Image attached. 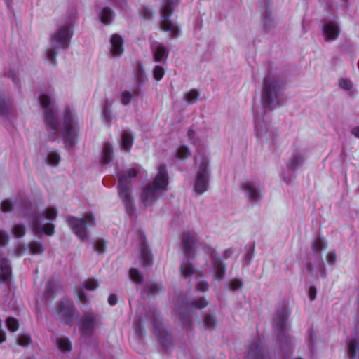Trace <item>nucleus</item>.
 <instances>
[{
	"instance_id": "f257e3e1",
	"label": "nucleus",
	"mask_w": 359,
	"mask_h": 359,
	"mask_svg": "<svg viewBox=\"0 0 359 359\" xmlns=\"http://www.w3.org/2000/svg\"><path fill=\"white\" fill-rule=\"evenodd\" d=\"M39 102L45 111L48 140H62L67 147H73L76 143L79 130V122L74 111L67 107L63 112V119L61 121L57 109L50 95L46 93L41 94L39 96Z\"/></svg>"
},
{
	"instance_id": "f03ea898",
	"label": "nucleus",
	"mask_w": 359,
	"mask_h": 359,
	"mask_svg": "<svg viewBox=\"0 0 359 359\" xmlns=\"http://www.w3.org/2000/svg\"><path fill=\"white\" fill-rule=\"evenodd\" d=\"M30 206V201L24 194H20L14 203L9 200L3 201L1 203V210L4 212L16 210L21 217H27L35 236L41 234L47 236H53L55 226L53 222L57 217V209L55 207L49 206L37 214H33Z\"/></svg>"
},
{
	"instance_id": "7ed1b4c3",
	"label": "nucleus",
	"mask_w": 359,
	"mask_h": 359,
	"mask_svg": "<svg viewBox=\"0 0 359 359\" xmlns=\"http://www.w3.org/2000/svg\"><path fill=\"white\" fill-rule=\"evenodd\" d=\"M198 236L192 229L184 230L181 236V248L184 253V259L180 266L181 276L189 281L194 278L197 281L196 290L204 292L209 288L208 284L205 280H201L202 273L194 269L191 260L194 256V246L198 242Z\"/></svg>"
},
{
	"instance_id": "20e7f679",
	"label": "nucleus",
	"mask_w": 359,
	"mask_h": 359,
	"mask_svg": "<svg viewBox=\"0 0 359 359\" xmlns=\"http://www.w3.org/2000/svg\"><path fill=\"white\" fill-rule=\"evenodd\" d=\"M169 183L166 165L161 164L157 169V174L153 181L142 189L140 199L145 208L151 207L159 196L167 191Z\"/></svg>"
},
{
	"instance_id": "39448f33",
	"label": "nucleus",
	"mask_w": 359,
	"mask_h": 359,
	"mask_svg": "<svg viewBox=\"0 0 359 359\" xmlns=\"http://www.w3.org/2000/svg\"><path fill=\"white\" fill-rule=\"evenodd\" d=\"M74 20L68 18L58 24L57 29L50 37V47L46 50L47 58L50 63H55L56 50L66 49L69 47L74 34Z\"/></svg>"
},
{
	"instance_id": "423d86ee",
	"label": "nucleus",
	"mask_w": 359,
	"mask_h": 359,
	"mask_svg": "<svg viewBox=\"0 0 359 359\" xmlns=\"http://www.w3.org/2000/svg\"><path fill=\"white\" fill-rule=\"evenodd\" d=\"M290 311L286 305L279 306L274 316V327L281 348L287 351L293 348V339L288 334V317Z\"/></svg>"
},
{
	"instance_id": "0eeeda50",
	"label": "nucleus",
	"mask_w": 359,
	"mask_h": 359,
	"mask_svg": "<svg viewBox=\"0 0 359 359\" xmlns=\"http://www.w3.org/2000/svg\"><path fill=\"white\" fill-rule=\"evenodd\" d=\"M137 168H131L125 172L118 175V194L122 198L126 208V210L130 215H132L135 211V206L131 196L132 184L131 180L138 174Z\"/></svg>"
},
{
	"instance_id": "6e6552de",
	"label": "nucleus",
	"mask_w": 359,
	"mask_h": 359,
	"mask_svg": "<svg viewBox=\"0 0 359 359\" xmlns=\"http://www.w3.org/2000/svg\"><path fill=\"white\" fill-rule=\"evenodd\" d=\"M282 87L279 81L272 76H268L264 81L262 101L267 109L278 106L282 100Z\"/></svg>"
},
{
	"instance_id": "1a4fd4ad",
	"label": "nucleus",
	"mask_w": 359,
	"mask_h": 359,
	"mask_svg": "<svg viewBox=\"0 0 359 359\" xmlns=\"http://www.w3.org/2000/svg\"><path fill=\"white\" fill-rule=\"evenodd\" d=\"M180 0H163L161 6V27L163 31L170 32L172 38L180 36L179 26L169 18L172 15L174 8L180 3Z\"/></svg>"
},
{
	"instance_id": "9d476101",
	"label": "nucleus",
	"mask_w": 359,
	"mask_h": 359,
	"mask_svg": "<svg viewBox=\"0 0 359 359\" xmlns=\"http://www.w3.org/2000/svg\"><path fill=\"white\" fill-rule=\"evenodd\" d=\"M52 313L55 318L68 325H72L79 317V312L73 302L67 298L59 302Z\"/></svg>"
},
{
	"instance_id": "9b49d317",
	"label": "nucleus",
	"mask_w": 359,
	"mask_h": 359,
	"mask_svg": "<svg viewBox=\"0 0 359 359\" xmlns=\"http://www.w3.org/2000/svg\"><path fill=\"white\" fill-rule=\"evenodd\" d=\"M180 306L177 309V313L179 316L182 324L189 327L191 323V317L190 313L195 309H201L208 304L207 301L204 298L193 299L189 302H184V299H179Z\"/></svg>"
},
{
	"instance_id": "f8f14e48",
	"label": "nucleus",
	"mask_w": 359,
	"mask_h": 359,
	"mask_svg": "<svg viewBox=\"0 0 359 359\" xmlns=\"http://www.w3.org/2000/svg\"><path fill=\"white\" fill-rule=\"evenodd\" d=\"M67 222L74 234L81 241H84L88 237L87 226L95 224V218L90 212H86L82 218L69 217Z\"/></svg>"
},
{
	"instance_id": "ddd939ff",
	"label": "nucleus",
	"mask_w": 359,
	"mask_h": 359,
	"mask_svg": "<svg viewBox=\"0 0 359 359\" xmlns=\"http://www.w3.org/2000/svg\"><path fill=\"white\" fill-rule=\"evenodd\" d=\"M211 155L210 150L203 144L196 151L194 158L195 173L210 175Z\"/></svg>"
},
{
	"instance_id": "4468645a",
	"label": "nucleus",
	"mask_w": 359,
	"mask_h": 359,
	"mask_svg": "<svg viewBox=\"0 0 359 359\" xmlns=\"http://www.w3.org/2000/svg\"><path fill=\"white\" fill-rule=\"evenodd\" d=\"M153 318L154 334L162 346L165 350L169 351L172 345L171 336L165 330L160 315L154 312L153 313Z\"/></svg>"
},
{
	"instance_id": "2eb2a0df",
	"label": "nucleus",
	"mask_w": 359,
	"mask_h": 359,
	"mask_svg": "<svg viewBox=\"0 0 359 359\" xmlns=\"http://www.w3.org/2000/svg\"><path fill=\"white\" fill-rule=\"evenodd\" d=\"M241 188L250 202L257 203L261 200L262 194L258 180H245L241 182Z\"/></svg>"
},
{
	"instance_id": "dca6fc26",
	"label": "nucleus",
	"mask_w": 359,
	"mask_h": 359,
	"mask_svg": "<svg viewBox=\"0 0 359 359\" xmlns=\"http://www.w3.org/2000/svg\"><path fill=\"white\" fill-rule=\"evenodd\" d=\"M97 325V320L95 314L91 311L85 313L79 325L81 337L83 338L92 337Z\"/></svg>"
},
{
	"instance_id": "f3484780",
	"label": "nucleus",
	"mask_w": 359,
	"mask_h": 359,
	"mask_svg": "<svg viewBox=\"0 0 359 359\" xmlns=\"http://www.w3.org/2000/svg\"><path fill=\"white\" fill-rule=\"evenodd\" d=\"M9 241V236L5 231H0V245L5 246L8 244ZM0 268L1 270V274L0 278L3 280H6L9 277L11 273V269L9 262L7 259L1 257L0 255Z\"/></svg>"
},
{
	"instance_id": "a211bd4d",
	"label": "nucleus",
	"mask_w": 359,
	"mask_h": 359,
	"mask_svg": "<svg viewBox=\"0 0 359 359\" xmlns=\"http://www.w3.org/2000/svg\"><path fill=\"white\" fill-rule=\"evenodd\" d=\"M306 159V151L304 149H295L287 161L289 170L296 171L302 168Z\"/></svg>"
},
{
	"instance_id": "6ab92c4d",
	"label": "nucleus",
	"mask_w": 359,
	"mask_h": 359,
	"mask_svg": "<svg viewBox=\"0 0 359 359\" xmlns=\"http://www.w3.org/2000/svg\"><path fill=\"white\" fill-rule=\"evenodd\" d=\"M210 175L195 173L192 184L194 191L198 194H202L209 188Z\"/></svg>"
},
{
	"instance_id": "aec40b11",
	"label": "nucleus",
	"mask_w": 359,
	"mask_h": 359,
	"mask_svg": "<svg viewBox=\"0 0 359 359\" xmlns=\"http://www.w3.org/2000/svg\"><path fill=\"white\" fill-rule=\"evenodd\" d=\"M247 359H267L262 341L259 338L255 339L251 343L248 348Z\"/></svg>"
},
{
	"instance_id": "412c9836",
	"label": "nucleus",
	"mask_w": 359,
	"mask_h": 359,
	"mask_svg": "<svg viewBox=\"0 0 359 359\" xmlns=\"http://www.w3.org/2000/svg\"><path fill=\"white\" fill-rule=\"evenodd\" d=\"M140 259L142 264L144 267L149 266L153 263L151 251L146 244L144 237L141 236L139 241Z\"/></svg>"
},
{
	"instance_id": "4be33fe9",
	"label": "nucleus",
	"mask_w": 359,
	"mask_h": 359,
	"mask_svg": "<svg viewBox=\"0 0 359 359\" xmlns=\"http://www.w3.org/2000/svg\"><path fill=\"white\" fill-rule=\"evenodd\" d=\"M99 283L97 280L95 278H88L83 281L82 283V287L78 288L76 290V294L80 303H85L87 301V295L83 291V289H86L88 291H93L97 288Z\"/></svg>"
},
{
	"instance_id": "5701e85b",
	"label": "nucleus",
	"mask_w": 359,
	"mask_h": 359,
	"mask_svg": "<svg viewBox=\"0 0 359 359\" xmlns=\"http://www.w3.org/2000/svg\"><path fill=\"white\" fill-rule=\"evenodd\" d=\"M339 34V27L336 21H329L323 27V36L327 41L337 39Z\"/></svg>"
},
{
	"instance_id": "b1692460",
	"label": "nucleus",
	"mask_w": 359,
	"mask_h": 359,
	"mask_svg": "<svg viewBox=\"0 0 359 359\" xmlns=\"http://www.w3.org/2000/svg\"><path fill=\"white\" fill-rule=\"evenodd\" d=\"M212 262V276L215 280H221L225 275V266L220 258L217 257L213 253L211 254Z\"/></svg>"
},
{
	"instance_id": "393cba45",
	"label": "nucleus",
	"mask_w": 359,
	"mask_h": 359,
	"mask_svg": "<svg viewBox=\"0 0 359 359\" xmlns=\"http://www.w3.org/2000/svg\"><path fill=\"white\" fill-rule=\"evenodd\" d=\"M123 41L122 37L114 34L110 39V53L114 57H119L123 52Z\"/></svg>"
},
{
	"instance_id": "a878e982",
	"label": "nucleus",
	"mask_w": 359,
	"mask_h": 359,
	"mask_svg": "<svg viewBox=\"0 0 359 359\" xmlns=\"http://www.w3.org/2000/svg\"><path fill=\"white\" fill-rule=\"evenodd\" d=\"M140 93L139 86H133L130 90H122L119 95L121 103L128 105L135 100V97Z\"/></svg>"
},
{
	"instance_id": "bb28decb",
	"label": "nucleus",
	"mask_w": 359,
	"mask_h": 359,
	"mask_svg": "<svg viewBox=\"0 0 359 359\" xmlns=\"http://www.w3.org/2000/svg\"><path fill=\"white\" fill-rule=\"evenodd\" d=\"M52 341L60 352L67 353L72 351V342L68 337L64 335H56Z\"/></svg>"
},
{
	"instance_id": "cd10ccee",
	"label": "nucleus",
	"mask_w": 359,
	"mask_h": 359,
	"mask_svg": "<svg viewBox=\"0 0 359 359\" xmlns=\"http://www.w3.org/2000/svg\"><path fill=\"white\" fill-rule=\"evenodd\" d=\"M151 51L156 62H161L168 56V50L161 43L155 42L151 45Z\"/></svg>"
},
{
	"instance_id": "c85d7f7f",
	"label": "nucleus",
	"mask_w": 359,
	"mask_h": 359,
	"mask_svg": "<svg viewBox=\"0 0 359 359\" xmlns=\"http://www.w3.org/2000/svg\"><path fill=\"white\" fill-rule=\"evenodd\" d=\"M114 150L111 144L109 142H105L104 143L100 161L102 165H107L109 163L113 158Z\"/></svg>"
},
{
	"instance_id": "c756f323",
	"label": "nucleus",
	"mask_w": 359,
	"mask_h": 359,
	"mask_svg": "<svg viewBox=\"0 0 359 359\" xmlns=\"http://www.w3.org/2000/svg\"><path fill=\"white\" fill-rule=\"evenodd\" d=\"M133 144V136L128 130H124L121 135V148L123 151H128Z\"/></svg>"
},
{
	"instance_id": "7c9ffc66",
	"label": "nucleus",
	"mask_w": 359,
	"mask_h": 359,
	"mask_svg": "<svg viewBox=\"0 0 359 359\" xmlns=\"http://www.w3.org/2000/svg\"><path fill=\"white\" fill-rule=\"evenodd\" d=\"M255 130L258 137H261L267 134L269 124L262 118L256 117L255 119Z\"/></svg>"
},
{
	"instance_id": "2f4dec72",
	"label": "nucleus",
	"mask_w": 359,
	"mask_h": 359,
	"mask_svg": "<svg viewBox=\"0 0 359 359\" xmlns=\"http://www.w3.org/2000/svg\"><path fill=\"white\" fill-rule=\"evenodd\" d=\"M44 161L49 165L57 166L60 161V155L56 150H48Z\"/></svg>"
},
{
	"instance_id": "473e14b6",
	"label": "nucleus",
	"mask_w": 359,
	"mask_h": 359,
	"mask_svg": "<svg viewBox=\"0 0 359 359\" xmlns=\"http://www.w3.org/2000/svg\"><path fill=\"white\" fill-rule=\"evenodd\" d=\"M99 15L101 22L106 25L110 24L114 18V11L108 7L103 8L100 11Z\"/></svg>"
},
{
	"instance_id": "72a5a7b5",
	"label": "nucleus",
	"mask_w": 359,
	"mask_h": 359,
	"mask_svg": "<svg viewBox=\"0 0 359 359\" xmlns=\"http://www.w3.org/2000/svg\"><path fill=\"white\" fill-rule=\"evenodd\" d=\"M27 249L32 255H40L45 250L43 243L39 241H30L27 245Z\"/></svg>"
},
{
	"instance_id": "f704fd0d",
	"label": "nucleus",
	"mask_w": 359,
	"mask_h": 359,
	"mask_svg": "<svg viewBox=\"0 0 359 359\" xmlns=\"http://www.w3.org/2000/svg\"><path fill=\"white\" fill-rule=\"evenodd\" d=\"M338 86L343 90L351 95L354 93L352 81L346 77L340 78L337 81Z\"/></svg>"
},
{
	"instance_id": "c9c22d12",
	"label": "nucleus",
	"mask_w": 359,
	"mask_h": 359,
	"mask_svg": "<svg viewBox=\"0 0 359 359\" xmlns=\"http://www.w3.org/2000/svg\"><path fill=\"white\" fill-rule=\"evenodd\" d=\"M203 328L205 330H212L216 325V320L214 315L206 314L203 318Z\"/></svg>"
},
{
	"instance_id": "e433bc0d",
	"label": "nucleus",
	"mask_w": 359,
	"mask_h": 359,
	"mask_svg": "<svg viewBox=\"0 0 359 359\" xmlns=\"http://www.w3.org/2000/svg\"><path fill=\"white\" fill-rule=\"evenodd\" d=\"M12 234L17 238H22L25 236L26 232V227L22 224H15L11 229Z\"/></svg>"
},
{
	"instance_id": "4c0bfd02",
	"label": "nucleus",
	"mask_w": 359,
	"mask_h": 359,
	"mask_svg": "<svg viewBox=\"0 0 359 359\" xmlns=\"http://www.w3.org/2000/svg\"><path fill=\"white\" fill-rule=\"evenodd\" d=\"M199 97V93L195 89L190 90L184 96V100L188 104H192L196 102Z\"/></svg>"
},
{
	"instance_id": "58836bf2",
	"label": "nucleus",
	"mask_w": 359,
	"mask_h": 359,
	"mask_svg": "<svg viewBox=\"0 0 359 359\" xmlns=\"http://www.w3.org/2000/svg\"><path fill=\"white\" fill-rule=\"evenodd\" d=\"M325 241L321 238L316 239L312 243V250L315 254H320L326 248Z\"/></svg>"
},
{
	"instance_id": "ea45409f",
	"label": "nucleus",
	"mask_w": 359,
	"mask_h": 359,
	"mask_svg": "<svg viewBox=\"0 0 359 359\" xmlns=\"http://www.w3.org/2000/svg\"><path fill=\"white\" fill-rule=\"evenodd\" d=\"M135 78L137 82L138 83L137 86H139L141 88V86L145 83L147 80L145 72L142 65H139L135 71Z\"/></svg>"
},
{
	"instance_id": "a19ab883",
	"label": "nucleus",
	"mask_w": 359,
	"mask_h": 359,
	"mask_svg": "<svg viewBox=\"0 0 359 359\" xmlns=\"http://www.w3.org/2000/svg\"><path fill=\"white\" fill-rule=\"evenodd\" d=\"M358 341H349L347 344V353L350 359H354L357 354Z\"/></svg>"
},
{
	"instance_id": "79ce46f5",
	"label": "nucleus",
	"mask_w": 359,
	"mask_h": 359,
	"mask_svg": "<svg viewBox=\"0 0 359 359\" xmlns=\"http://www.w3.org/2000/svg\"><path fill=\"white\" fill-rule=\"evenodd\" d=\"M191 156V151L187 146L181 145L176 151V157L180 160L186 159Z\"/></svg>"
},
{
	"instance_id": "37998d69",
	"label": "nucleus",
	"mask_w": 359,
	"mask_h": 359,
	"mask_svg": "<svg viewBox=\"0 0 359 359\" xmlns=\"http://www.w3.org/2000/svg\"><path fill=\"white\" fill-rule=\"evenodd\" d=\"M129 276L130 279L136 283H142L143 279L142 275L137 269H131L129 271Z\"/></svg>"
},
{
	"instance_id": "c03bdc74",
	"label": "nucleus",
	"mask_w": 359,
	"mask_h": 359,
	"mask_svg": "<svg viewBox=\"0 0 359 359\" xmlns=\"http://www.w3.org/2000/svg\"><path fill=\"white\" fill-rule=\"evenodd\" d=\"M6 326L8 330L11 332H15L19 327L18 321L12 317H9L6 319Z\"/></svg>"
},
{
	"instance_id": "a18cd8bd",
	"label": "nucleus",
	"mask_w": 359,
	"mask_h": 359,
	"mask_svg": "<svg viewBox=\"0 0 359 359\" xmlns=\"http://www.w3.org/2000/svg\"><path fill=\"white\" fill-rule=\"evenodd\" d=\"M161 288V285L156 283H149L147 284L146 290L149 294H155Z\"/></svg>"
},
{
	"instance_id": "49530a36",
	"label": "nucleus",
	"mask_w": 359,
	"mask_h": 359,
	"mask_svg": "<svg viewBox=\"0 0 359 359\" xmlns=\"http://www.w3.org/2000/svg\"><path fill=\"white\" fill-rule=\"evenodd\" d=\"M105 241L102 239H98L94 243L93 248L94 250L99 254H102L105 250Z\"/></svg>"
},
{
	"instance_id": "de8ad7c7",
	"label": "nucleus",
	"mask_w": 359,
	"mask_h": 359,
	"mask_svg": "<svg viewBox=\"0 0 359 359\" xmlns=\"http://www.w3.org/2000/svg\"><path fill=\"white\" fill-rule=\"evenodd\" d=\"M165 74L164 69L161 66L156 65L153 70L154 78L156 81L162 79Z\"/></svg>"
},
{
	"instance_id": "09e8293b",
	"label": "nucleus",
	"mask_w": 359,
	"mask_h": 359,
	"mask_svg": "<svg viewBox=\"0 0 359 359\" xmlns=\"http://www.w3.org/2000/svg\"><path fill=\"white\" fill-rule=\"evenodd\" d=\"M17 342L20 346H27L31 342L30 336L26 334H22L18 337Z\"/></svg>"
},
{
	"instance_id": "8fccbe9b",
	"label": "nucleus",
	"mask_w": 359,
	"mask_h": 359,
	"mask_svg": "<svg viewBox=\"0 0 359 359\" xmlns=\"http://www.w3.org/2000/svg\"><path fill=\"white\" fill-rule=\"evenodd\" d=\"M187 135L189 139L194 144H198V143L199 144L201 142L198 133L192 129L188 130Z\"/></svg>"
},
{
	"instance_id": "3c124183",
	"label": "nucleus",
	"mask_w": 359,
	"mask_h": 359,
	"mask_svg": "<svg viewBox=\"0 0 359 359\" xmlns=\"http://www.w3.org/2000/svg\"><path fill=\"white\" fill-rule=\"evenodd\" d=\"M140 14L146 20L151 18L153 15L151 8L148 6H143L140 11Z\"/></svg>"
},
{
	"instance_id": "603ef678",
	"label": "nucleus",
	"mask_w": 359,
	"mask_h": 359,
	"mask_svg": "<svg viewBox=\"0 0 359 359\" xmlns=\"http://www.w3.org/2000/svg\"><path fill=\"white\" fill-rule=\"evenodd\" d=\"M243 283L240 279H233L229 283V287L232 291H236L241 287Z\"/></svg>"
},
{
	"instance_id": "864d4df0",
	"label": "nucleus",
	"mask_w": 359,
	"mask_h": 359,
	"mask_svg": "<svg viewBox=\"0 0 359 359\" xmlns=\"http://www.w3.org/2000/svg\"><path fill=\"white\" fill-rule=\"evenodd\" d=\"M326 261L328 264L333 266L337 261V255L334 251H330L326 256Z\"/></svg>"
},
{
	"instance_id": "5fc2aeb1",
	"label": "nucleus",
	"mask_w": 359,
	"mask_h": 359,
	"mask_svg": "<svg viewBox=\"0 0 359 359\" xmlns=\"http://www.w3.org/2000/svg\"><path fill=\"white\" fill-rule=\"evenodd\" d=\"M326 274L327 273L325 266L323 264H319L318 270L316 271L317 277L325 278L326 276Z\"/></svg>"
},
{
	"instance_id": "6e6d98bb",
	"label": "nucleus",
	"mask_w": 359,
	"mask_h": 359,
	"mask_svg": "<svg viewBox=\"0 0 359 359\" xmlns=\"http://www.w3.org/2000/svg\"><path fill=\"white\" fill-rule=\"evenodd\" d=\"M7 104L5 100L0 96V116H5L7 112Z\"/></svg>"
},
{
	"instance_id": "4d7b16f0",
	"label": "nucleus",
	"mask_w": 359,
	"mask_h": 359,
	"mask_svg": "<svg viewBox=\"0 0 359 359\" xmlns=\"http://www.w3.org/2000/svg\"><path fill=\"white\" fill-rule=\"evenodd\" d=\"M316 288L314 286L309 287L308 290V296L311 301H313L316 297Z\"/></svg>"
},
{
	"instance_id": "13d9d810",
	"label": "nucleus",
	"mask_w": 359,
	"mask_h": 359,
	"mask_svg": "<svg viewBox=\"0 0 359 359\" xmlns=\"http://www.w3.org/2000/svg\"><path fill=\"white\" fill-rule=\"evenodd\" d=\"M133 327H134V330H135V334H137V336L141 337L142 335V330L141 327L140 320L135 321L134 323Z\"/></svg>"
},
{
	"instance_id": "bf43d9fd",
	"label": "nucleus",
	"mask_w": 359,
	"mask_h": 359,
	"mask_svg": "<svg viewBox=\"0 0 359 359\" xmlns=\"http://www.w3.org/2000/svg\"><path fill=\"white\" fill-rule=\"evenodd\" d=\"M53 288H54L53 283V282L48 283L47 288L46 290V292H45V295L47 298L50 297L52 295Z\"/></svg>"
},
{
	"instance_id": "052dcab7",
	"label": "nucleus",
	"mask_w": 359,
	"mask_h": 359,
	"mask_svg": "<svg viewBox=\"0 0 359 359\" xmlns=\"http://www.w3.org/2000/svg\"><path fill=\"white\" fill-rule=\"evenodd\" d=\"M7 76L12 79L13 82L16 86H18L20 83V80L18 76L12 72L6 74Z\"/></svg>"
},
{
	"instance_id": "680f3d73",
	"label": "nucleus",
	"mask_w": 359,
	"mask_h": 359,
	"mask_svg": "<svg viewBox=\"0 0 359 359\" xmlns=\"http://www.w3.org/2000/svg\"><path fill=\"white\" fill-rule=\"evenodd\" d=\"M112 3L116 4L117 6L123 8L126 5V0H110Z\"/></svg>"
},
{
	"instance_id": "e2e57ef3",
	"label": "nucleus",
	"mask_w": 359,
	"mask_h": 359,
	"mask_svg": "<svg viewBox=\"0 0 359 359\" xmlns=\"http://www.w3.org/2000/svg\"><path fill=\"white\" fill-rule=\"evenodd\" d=\"M108 302L110 305H115L117 303V297L115 294H111L109 297Z\"/></svg>"
},
{
	"instance_id": "0e129e2a",
	"label": "nucleus",
	"mask_w": 359,
	"mask_h": 359,
	"mask_svg": "<svg viewBox=\"0 0 359 359\" xmlns=\"http://www.w3.org/2000/svg\"><path fill=\"white\" fill-rule=\"evenodd\" d=\"M315 336L313 333H311L309 337L306 339V343L308 346L312 348L313 343L314 341Z\"/></svg>"
},
{
	"instance_id": "69168bd1",
	"label": "nucleus",
	"mask_w": 359,
	"mask_h": 359,
	"mask_svg": "<svg viewBox=\"0 0 359 359\" xmlns=\"http://www.w3.org/2000/svg\"><path fill=\"white\" fill-rule=\"evenodd\" d=\"M26 248L23 246H19L16 249V253L18 255V256H20L22 255L24 250H25Z\"/></svg>"
},
{
	"instance_id": "338daca9",
	"label": "nucleus",
	"mask_w": 359,
	"mask_h": 359,
	"mask_svg": "<svg viewBox=\"0 0 359 359\" xmlns=\"http://www.w3.org/2000/svg\"><path fill=\"white\" fill-rule=\"evenodd\" d=\"M351 132L353 135L359 138V126L353 128Z\"/></svg>"
},
{
	"instance_id": "774afa93",
	"label": "nucleus",
	"mask_w": 359,
	"mask_h": 359,
	"mask_svg": "<svg viewBox=\"0 0 359 359\" xmlns=\"http://www.w3.org/2000/svg\"><path fill=\"white\" fill-rule=\"evenodd\" d=\"M108 106H109V102H108V100H107L106 102V105L104 107V116L108 118L109 117V114H108Z\"/></svg>"
}]
</instances>
